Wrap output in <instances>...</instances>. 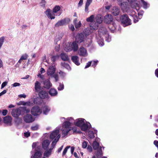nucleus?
<instances>
[{
  "mask_svg": "<svg viewBox=\"0 0 158 158\" xmlns=\"http://www.w3.org/2000/svg\"><path fill=\"white\" fill-rule=\"evenodd\" d=\"M68 121H65L63 124L62 135L64 137L67 135L68 132L72 129V127H71V124L74 123L77 126L80 127L83 125L85 123V119L82 118H79L75 122L72 117L68 118H67Z\"/></svg>",
  "mask_w": 158,
  "mask_h": 158,
  "instance_id": "obj_1",
  "label": "nucleus"
},
{
  "mask_svg": "<svg viewBox=\"0 0 158 158\" xmlns=\"http://www.w3.org/2000/svg\"><path fill=\"white\" fill-rule=\"evenodd\" d=\"M93 147L94 150H97L95 154L97 158H100L102 156L103 153L102 147L99 146V143L95 141L93 143Z\"/></svg>",
  "mask_w": 158,
  "mask_h": 158,
  "instance_id": "obj_2",
  "label": "nucleus"
},
{
  "mask_svg": "<svg viewBox=\"0 0 158 158\" xmlns=\"http://www.w3.org/2000/svg\"><path fill=\"white\" fill-rule=\"evenodd\" d=\"M120 19L124 27L131 24V20L129 18L127 15L125 14L121 15Z\"/></svg>",
  "mask_w": 158,
  "mask_h": 158,
  "instance_id": "obj_3",
  "label": "nucleus"
},
{
  "mask_svg": "<svg viewBox=\"0 0 158 158\" xmlns=\"http://www.w3.org/2000/svg\"><path fill=\"white\" fill-rule=\"evenodd\" d=\"M78 45L76 41H74L72 43H70L69 46H67L64 48L66 52H69L73 50L74 52H76L78 49Z\"/></svg>",
  "mask_w": 158,
  "mask_h": 158,
  "instance_id": "obj_4",
  "label": "nucleus"
},
{
  "mask_svg": "<svg viewBox=\"0 0 158 158\" xmlns=\"http://www.w3.org/2000/svg\"><path fill=\"white\" fill-rule=\"evenodd\" d=\"M31 113L34 116H37L40 114L42 113L40 107L38 106H34L31 110Z\"/></svg>",
  "mask_w": 158,
  "mask_h": 158,
  "instance_id": "obj_5",
  "label": "nucleus"
},
{
  "mask_svg": "<svg viewBox=\"0 0 158 158\" xmlns=\"http://www.w3.org/2000/svg\"><path fill=\"white\" fill-rule=\"evenodd\" d=\"M60 137V135L59 134V130L56 129L53 131L50 135V139H56L57 137Z\"/></svg>",
  "mask_w": 158,
  "mask_h": 158,
  "instance_id": "obj_6",
  "label": "nucleus"
},
{
  "mask_svg": "<svg viewBox=\"0 0 158 158\" xmlns=\"http://www.w3.org/2000/svg\"><path fill=\"white\" fill-rule=\"evenodd\" d=\"M78 54L80 56L84 57L88 55L86 50L83 47H81L79 49Z\"/></svg>",
  "mask_w": 158,
  "mask_h": 158,
  "instance_id": "obj_7",
  "label": "nucleus"
},
{
  "mask_svg": "<svg viewBox=\"0 0 158 158\" xmlns=\"http://www.w3.org/2000/svg\"><path fill=\"white\" fill-rule=\"evenodd\" d=\"M84 39V35L81 33L77 34L75 37V41L78 43L82 42Z\"/></svg>",
  "mask_w": 158,
  "mask_h": 158,
  "instance_id": "obj_8",
  "label": "nucleus"
},
{
  "mask_svg": "<svg viewBox=\"0 0 158 158\" xmlns=\"http://www.w3.org/2000/svg\"><path fill=\"white\" fill-rule=\"evenodd\" d=\"M24 121L26 123H30L34 121L32 116L30 114H27L23 117Z\"/></svg>",
  "mask_w": 158,
  "mask_h": 158,
  "instance_id": "obj_9",
  "label": "nucleus"
},
{
  "mask_svg": "<svg viewBox=\"0 0 158 158\" xmlns=\"http://www.w3.org/2000/svg\"><path fill=\"white\" fill-rule=\"evenodd\" d=\"M39 95L40 98L43 99L48 98L49 97L48 93L44 90L40 91L39 93Z\"/></svg>",
  "mask_w": 158,
  "mask_h": 158,
  "instance_id": "obj_10",
  "label": "nucleus"
},
{
  "mask_svg": "<svg viewBox=\"0 0 158 158\" xmlns=\"http://www.w3.org/2000/svg\"><path fill=\"white\" fill-rule=\"evenodd\" d=\"M104 21L108 24L112 22L113 21V18L111 15L108 14L105 15L104 19Z\"/></svg>",
  "mask_w": 158,
  "mask_h": 158,
  "instance_id": "obj_11",
  "label": "nucleus"
},
{
  "mask_svg": "<svg viewBox=\"0 0 158 158\" xmlns=\"http://www.w3.org/2000/svg\"><path fill=\"white\" fill-rule=\"evenodd\" d=\"M21 110L19 109H14L11 112V114L15 118H18L20 115Z\"/></svg>",
  "mask_w": 158,
  "mask_h": 158,
  "instance_id": "obj_12",
  "label": "nucleus"
},
{
  "mask_svg": "<svg viewBox=\"0 0 158 158\" xmlns=\"http://www.w3.org/2000/svg\"><path fill=\"white\" fill-rule=\"evenodd\" d=\"M41 85V83L38 81H36L35 83V92H39L42 89Z\"/></svg>",
  "mask_w": 158,
  "mask_h": 158,
  "instance_id": "obj_13",
  "label": "nucleus"
},
{
  "mask_svg": "<svg viewBox=\"0 0 158 158\" xmlns=\"http://www.w3.org/2000/svg\"><path fill=\"white\" fill-rule=\"evenodd\" d=\"M120 12L119 8L117 6H114L112 10V14L115 16L118 15Z\"/></svg>",
  "mask_w": 158,
  "mask_h": 158,
  "instance_id": "obj_14",
  "label": "nucleus"
},
{
  "mask_svg": "<svg viewBox=\"0 0 158 158\" xmlns=\"http://www.w3.org/2000/svg\"><path fill=\"white\" fill-rule=\"evenodd\" d=\"M51 12L50 9H48L45 11V13L48 18H50L51 19H54L55 18V15L53 13L52 14Z\"/></svg>",
  "mask_w": 158,
  "mask_h": 158,
  "instance_id": "obj_15",
  "label": "nucleus"
},
{
  "mask_svg": "<svg viewBox=\"0 0 158 158\" xmlns=\"http://www.w3.org/2000/svg\"><path fill=\"white\" fill-rule=\"evenodd\" d=\"M91 127V125L89 123H86L85 122L82 126H81V129L84 131H85L89 129Z\"/></svg>",
  "mask_w": 158,
  "mask_h": 158,
  "instance_id": "obj_16",
  "label": "nucleus"
},
{
  "mask_svg": "<svg viewBox=\"0 0 158 158\" xmlns=\"http://www.w3.org/2000/svg\"><path fill=\"white\" fill-rule=\"evenodd\" d=\"M50 143V142L48 139L44 140L42 143V148L44 149H48Z\"/></svg>",
  "mask_w": 158,
  "mask_h": 158,
  "instance_id": "obj_17",
  "label": "nucleus"
},
{
  "mask_svg": "<svg viewBox=\"0 0 158 158\" xmlns=\"http://www.w3.org/2000/svg\"><path fill=\"white\" fill-rule=\"evenodd\" d=\"M131 4L132 7L133 8L135 9L138 12V10L139 9V4L137 3V1L135 0L132 1L131 3Z\"/></svg>",
  "mask_w": 158,
  "mask_h": 158,
  "instance_id": "obj_18",
  "label": "nucleus"
},
{
  "mask_svg": "<svg viewBox=\"0 0 158 158\" xmlns=\"http://www.w3.org/2000/svg\"><path fill=\"white\" fill-rule=\"evenodd\" d=\"M44 87L46 89H49L52 86L49 80L48 79L45 80L44 82Z\"/></svg>",
  "mask_w": 158,
  "mask_h": 158,
  "instance_id": "obj_19",
  "label": "nucleus"
},
{
  "mask_svg": "<svg viewBox=\"0 0 158 158\" xmlns=\"http://www.w3.org/2000/svg\"><path fill=\"white\" fill-rule=\"evenodd\" d=\"M12 121L11 117L8 116L4 117L3 121L4 123L9 125H10Z\"/></svg>",
  "mask_w": 158,
  "mask_h": 158,
  "instance_id": "obj_20",
  "label": "nucleus"
},
{
  "mask_svg": "<svg viewBox=\"0 0 158 158\" xmlns=\"http://www.w3.org/2000/svg\"><path fill=\"white\" fill-rule=\"evenodd\" d=\"M66 23V19H64L58 21L55 24V26L56 27L63 26Z\"/></svg>",
  "mask_w": 158,
  "mask_h": 158,
  "instance_id": "obj_21",
  "label": "nucleus"
},
{
  "mask_svg": "<svg viewBox=\"0 0 158 158\" xmlns=\"http://www.w3.org/2000/svg\"><path fill=\"white\" fill-rule=\"evenodd\" d=\"M71 60L77 65L80 64L79 62V58L77 56H72Z\"/></svg>",
  "mask_w": 158,
  "mask_h": 158,
  "instance_id": "obj_22",
  "label": "nucleus"
},
{
  "mask_svg": "<svg viewBox=\"0 0 158 158\" xmlns=\"http://www.w3.org/2000/svg\"><path fill=\"white\" fill-rule=\"evenodd\" d=\"M55 71V69L52 66L49 67L47 71L48 75H51L54 73Z\"/></svg>",
  "mask_w": 158,
  "mask_h": 158,
  "instance_id": "obj_23",
  "label": "nucleus"
},
{
  "mask_svg": "<svg viewBox=\"0 0 158 158\" xmlns=\"http://www.w3.org/2000/svg\"><path fill=\"white\" fill-rule=\"evenodd\" d=\"M90 27L92 29L96 30L98 28V24L96 22L94 21L92 23H90Z\"/></svg>",
  "mask_w": 158,
  "mask_h": 158,
  "instance_id": "obj_24",
  "label": "nucleus"
},
{
  "mask_svg": "<svg viewBox=\"0 0 158 158\" xmlns=\"http://www.w3.org/2000/svg\"><path fill=\"white\" fill-rule=\"evenodd\" d=\"M45 150V151L44 152V156L48 157L51 155L52 149L50 148Z\"/></svg>",
  "mask_w": 158,
  "mask_h": 158,
  "instance_id": "obj_25",
  "label": "nucleus"
},
{
  "mask_svg": "<svg viewBox=\"0 0 158 158\" xmlns=\"http://www.w3.org/2000/svg\"><path fill=\"white\" fill-rule=\"evenodd\" d=\"M42 110L43 111V114L45 115H46L50 110V108L48 106H45L43 107Z\"/></svg>",
  "mask_w": 158,
  "mask_h": 158,
  "instance_id": "obj_26",
  "label": "nucleus"
},
{
  "mask_svg": "<svg viewBox=\"0 0 158 158\" xmlns=\"http://www.w3.org/2000/svg\"><path fill=\"white\" fill-rule=\"evenodd\" d=\"M60 56L62 60L64 61H68L69 60L68 55L64 53H61Z\"/></svg>",
  "mask_w": 158,
  "mask_h": 158,
  "instance_id": "obj_27",
  "label": "nucleus"
},
{
  "mask_svg": "<svg viewBox=\"0 0 158 158\" xmlns=\"http://www.w3.org/2000/svg\"><path fill=\"white\" fill-rule=\"evenodd\" d=\"M49 94L52 96H55L57 94V92L55 89L51 88L49 91Z\"/></svg>",
  "mask_w": 158,
  "mask_h": 158,
  "instance_id": "obj_28",
  "label": "nucleus"
},
{
  "mask_svg": "<svg viewBox=\"0 0 158 158\" xmlns=\"http://www.w3.org/2000/svg\"><path fill=\"white\" fill-rule=\"evenodd\" d=\"M92 0H87L85 7V12L88 11V7L92 2Z\"/></svg>",
  "mask_w": 158,
  "mask_h": 158,
  "instance_id": "obj_29",
  "label": "nucleus"
},
{
  "mask_svg": "<svg viewBox=\"0 0 158 158\" xmlns=\"http://www.w3.org/2000/svg\"><path fill=\"white\" fill-rule=\"evenodd\" d=\"M60 137H58L56 139H54V140L52 142V143L51 147L50 148L52 149H53L54 148L57 142L58 141Z\"/></svg>",
  "mask_w": 158,
  "mask_h": 158,
  "instance_id": "obj_30",
  "label": "nucleus"
},
{
  "mask_svg": "<svg viewBox=\"0 0 158 158\" xmlns=\"http://www.w3.org/2000/svg\"><path fill=\"white\" fill-rule=\"evenodd\" d=\"M131 13L132 15L130 14V15H132L134 19V22L135 23L137 22L138 21V19L137 16L135 15V14H136L135 12L134 11H132Z\"/></svg>",
  "mask_w": 158,
  "mask_h": 158,
  "instance_id": "obj_31",
  "label": "nucleus"
},
{
  "mask_svg": "<svg viewBox=\"0 0 158 158\" xmlns=\"http://www.w3.org/2000/svg\"><path fill=\"white\" fill-rule=\"evenodd\" d=\"M41 153L40 151H37L35 153L33 158H41Z\"/></svg>",
  "mask_w": 158,
  "mask_h": 158,
  "instance_id": "obj_32",
  "label": "nucleus"
},
{
  "mask_svg": "<svg viewBox=\"0 0 158 158\" xmlns=\"http://www.w3.org/2000/svg\"><path fill=\"white\" fill-rule=\"evenodd\" d=\"M126 3V2H123L120 3H118V4L120 6L122 10H125L127 8Z\"/></svg>",
  "mask_w": 158,
  "mask_h": 158,
  "instance_id": "obj_33",
  "label": "nucleus"
},
{
  "mask_svg": "<svg viewBox=\"0 0 158 158\" xmlns=\"http://www.w3.org/2000/svg\"><path fill=\"white\" fill-rule=\"evenodd\" d=\"M62 66L69 70H71V68L69 64L67 63H65V62L62 63H61Z\"/></svg>",
  "mask_w": 158,
  "mask_h": 158,
  "instance_id": "obj_34",
  "label": "nucleus"
},
{
  "mask_svg": "<svg viewBox=\"0 0 158 158\" xmlns=\"http://www.w3.org/2000/svg\"><path fill=\"white\" fill-rule=\"evenodd\" d=\"M94 18V15H92L89 17L88 18L86 19V21L87 22H90L91 23L93 22V21Z\"/></svg>",
  "mask_w": 158,
  "mask_h": 158,
  "instance_id": "obj_35",
  "label": "nucleus"
},
{
  "mask_svg": "<svg viewBox=\"0 0 158 158\" xmlns=\"http://www.w3.org/2000/svg\"><path fill=\"white\" fill-rule=\"evenodd\" d=\"M37 99L36 98H34L33 100V102H26V105L28 106H32L33 104H35V101Z\"/></svg>",
  "mask_w": 158,
  "mask_h": 158,
  "instance_id": "obj_36",
  "label": "nucleus"
},
{
  "mask_svg": "<svg viewBox=\"0 0 158 158\" xmlns=\"http://www.w3.org/2000/svg\"><path fill=\"white\" fill-rule=\"evenodd\" d=\"M5 40V37L2 36L0 38V49L1 48Z\"/></svg>",
  "mask_w": 158,
  "mask_h": 158,
  "instance_id": "obj_37",
  "label": "nucleus"
},
{
  "mask_svg": "<svg viewBox=\"0 0 158 158\" xmlns=\"http://www.w3.org/2000/svg\"><path fill=\"white\" fill-rule=\"evenodd\" d=\"M60 7L59 6H56L53 8V12L54 13H56L60 10Z\"/></svg>",
  "mask_w": 158,
  "mask_h": 158,
  "instance_id": "obj_38",
  "label": "nucleus"
},
{
  "mask_svg": "<svg viewBox=\"0 0 158 158\" xmlns=\"http://www.w3.org/2000/svg\"><path fill=\"white\" fill-rule=\"evenodd\" d=\"M140 3L143 6L144 8L146 9L147 7V3L143 0H140Z\"/></svg>",
  "mask_w": 158,
  "mask_h": 158,
  "instance_id": "obj_39",
  "label": "nucleus"
},
{
  "mask_svg": "<svg viewBox=\"0 0 158 158\" xmlns=\"http://www.w3.org/2000/svg\"><path fill=\"white\" fill-rule=\"evenodd\" d=\"M88 135L90 138L91 139H93L94 137V132L92 131H89L88 132Z\"/></svg>",
  "mask_w": 158,
  "mask_h": 158,
  "instance_id": "obj_40",
  "label": "nucleus"
},
{
  "mask_svg": "<svg viewBox=\"0 0 158 158\" xmlns=\"http://www.w3.org/2000/svg\"><path fill=\"white\" fill-rule=\"evenodd\" d=\"M16 118V119L15 120L16 123H17L18 124H19L22 123V120L21 118H19V117Z\"/></svg>",
  "mask_w": 158,
  "mask_h": 158,
  "instance_id": "obj_41",
  "label": "nucleus"
},
{
  "mask_svg": "<svg viewBox=\"0 0 158 158\" xmlns=\"http://www.w3.org/2000/svg\"><path fill=\"white\" fill-rule=\"evenodd\" d=\"M98 42L100 46H102L104 45V40L103 39H101L98 41Z\"/></svg>",
  "mask_w": 158,
  "mask_h": 158,
  "instance_id": "obj_42",
  "label": "nucleus"
},
{
  "mask_svg": "<svg viewBox=\"0 0 158 158\" xmlns=\"http://www.w3.org/2000/svg\"><path fill=\"white\" fill-rule=\"evenodd\" d=\"M96 23L98 24L101 23L102 21V18L101 17H98L96 19Z\"/></svg>",
  "mask_w": 158,
  "mask_h": 158,
  "instance_id": "obj_43",
  "label": "nucleus"
},
{
  "mask_svg": "<svg viewBox=\"0 0 158 158\" xmlns=\"http://www.w3.org/2000/svg\"><path fill=\"white\" fill-rule=\"evenodd\" d=\"M70 146H67L64 148L62 153L63 156H64L65 155L66 153L68 151V149L69 148H70Z\"/></svg>",
  "mask_w": 158,
  "mask_h": 158,
  "instance_id": "obj_44",
  "label": "nucleus"
},
{
  "mask_svg": "<svg viewBox=\"0 0 158 158\" xmlns=\"http://www.w3.org/2000/svg\"><path fill=\"white\" fill-rule=\"evenodd\" d=\"M28 56V55L26 53H25L21 56L20 58L21 59H22L23 60H26Z\"/></svg>",
  "mask_w": 158,
  "mask_h": 158,
  "instance_id": "obj_45",
  "label": "nucleus"
},
{
  "mask_svg": "<svg viewBox=\"0 0 158 158\" xmlns=\"http://www.w3.org/2000/svg\"><path fill=\"white\" fill-rule=\"evenodd\" d=\"M39 128V125H36L34 126H32L31 127V130L32 131H36Z\"/></svg>",
  "mask_w": 158,
  "mask_h": 158,
  "instance_id": "obj_46",
  "label": "nucleus"
},
{
  "mask_svg": "<svg viewBox=\"0 0 158 158\" xmlns=\"http://www.w3.org/2000/svg\"><path fill=\"white\" fill-rule=\"evenodd\" d=\"M59 90H61L64 89V86L63 84L60 83L59 86L57 88Z\"/></svg>",
  "mask_w": 158,
  "mask_h": 158,
  "instance_id": "obj_47",
  "label": "nucleus"
},
{
  "mask_svg": "<svg viewBox=\"0 0 158 158\" xmlns=\"http://www.w3.org/2000/svg\"><path fill=\"white\" fill-rule=\"evenodd\" d=\"M75 25L76 28H78L81 26V21H79L78 23H77Z\"/></svg>",
  "mask_w": 158,
  "mask_h": 158,
  "instance_id": "obj_48",
  "label": "nucleus"
},
{
  "mask_svg": "<svg viewBox=\"0 0 158 158\" xmlns=\"http://www.w3.org/2000/svg\"><path fill=\"white\" fill-rule=\"evenodd\" d=\"M23 110L26 113H28L30 112V110L29 109L27 108L26 107H23Z\"/></svg>",
  "mask_w": 158,
  "mask_h": 158,
  "instance_id": "obj_49",
  "label": "nucleus"
},
{
  "mask_svg": "<svg viewBox=\"0 0 158 158\" xmlns=\"http://www.w3.org/2000/svg\"><path fill=\"white\" fill-rule=\"evenodd\" d=\"M59 73L60 76L62 77H64L66 76V73H65L61 71H60L59 72Z\"/></svg>",
  "mask_w": 158,
  "mask_h": 158,
  "instance_id": "obj_50",
  "label": "nucleus"
},
{
  "mask_svg": "<svg viewBox=\"0 0 158 158\" xmlns=\"http://www.w3.org/2000/svg\"><path fill=\"white\" fill-rule=\"evenodd\" d=\"M87 142L85 141L83 142L82 144V148H86L87 146Z\"/></svg>",
  "mask_w": 158,
  "mask_h": 158,
  "instance_id": "obj_51",
  "label": "nucleus"
},
{
  "mask_svg": "<svg viewBox=\"0 0 158 158\" xmlns=\"http://www.w3.org/2000/svg\"><path fill=\"white\" fill-rule=\"evenodd\" d=\"M45 5V0H41L40 2V5L41 6L44 7Z\"/></svg>",
  "mask_w": 158,
  "mask_h": 158,
  "instance_id": "obj_52",
  "label": "nucleus"
},
{
  "mask_svg": "<svg viewBox=\"0 0 158 158\" xmlns=\"http://www.w3.org/2000/svg\"><path fill=\"white\" fill-rule=\"evenodd\" d=\"M106 36H108V38H107V37H106V40L108 42H110L111 40V38L110 37H109L108 34H106Z\"/></svg>",
  "mask_w": 158,
  "mask_h": 158,
  "instance_id": "obj_53",
  "label": "nucleus"
},
{
  "mask_svg": "<svg viewBox=\"0 0 158 158\" xmlns=\"http://www.w3.org/2000/svg\"><path fill=\"white\" fill-rule=\"evenodd\" d=\"M8 82L7 81H5L2 83L1 85V89H2L5 86L7 85V84Z\"/></svg>",
  "mask_w": 158,
  "mask_h": 158,
  "instance_id": "obj_54",
  "label": "nucleus"
},
{
  "mask_svg": "<svg viewBox=\"0 0 158 158\" xmlns=\"http://www.w3.org/2000/svg\"><path fill=\"white\" fill-rule=\"evenodd\" d=\"M20 85V84L19 83L17 82H15L11 85L14 87L19 86Z\"/></svg>",
  "mask_w": 158,
  "mask_h": 158,
  "instance_id": "obj_55",
  "label": "nucleus"
},
{
  "mask_svg": "<svg viewBox=\"0 0 158 158\" xmlns=\"http://www.w3.org/2000/svg\"><path fill=\"white\" fill-rule=\"evenodd\" d=\"M53 77L55 79V81L57 82L59 80V77L58 75L57 74H54L53 76Z\"/></svg>",
  "mask_w": 158,
  "mask_h": 158,
  "instance_id": "obj_56",
  "label": "nucleus"
},
{
  "mask_svg": "<svg viewBox=\"0 0 158 158\" xmlns=\"http://www.w3.org/2000/svg\"><path fill=\"white\" fill-rule=\"evenodd\" d=\"M98 62V60H97V61H92V62H91L92 66L94 67H95L96 65Z\"/></svg>",
  "mask_w": 158,
  "mask_h": 158,
  "instance_id": "obj_57",
  "label": "nucleus"
},
{
  "mask_svg": "<svg viewBox=\"0 0 158 158\" xmlns=\"http://www.w3.org/2000/svg\"><path fill=\"white\" fill-rule=\"evenodd\" d=\"M30 134L29 132H27L24 133V135L26 137H28L30 136Z\"/></svg>",
  "mask_w": 158,
  "mask_h": 158,
  "instance_id": "obj_58",
  "label": "nucleus"
},
{
  "mask_svg": "<svg viewBox=\"0 0 158 158\" xmlns=\"http://www.w3.org/2000/svg\"><path fill=\"white\" fill-rule=\"evenodd\" d=\"M58 58V57L56 56H52L51 58V60L53 62H54L56 61V59Z\"/></svg>",
  "mask_w": 158,
  "mask_h": 158,
  "instance_id": "obj_59",
  "label": "nucleus"
},
{
  "mask_svg": "<svg viewBox=\"0 0 158 158\" xmlns=\"http://www.w3.org/2000/svg\"><path fill=\"white\" fill-rule=\"evenodd\" d=\"M92 61H89L87 63L86 65H85V68H87L89 67L91 64Z\"/></svg>",
  "mask_w": 158,
  "mask_h": 158,
  "instance_id": "obj_60",
  "label": "nucleus"
},
{
  "mask_svg": "<svg viewBox=\"0 0 158 158\" xmlns=\"http://www.w3.org/2000/svg\"><path fill=\"white\" fill-rule=\"evenodd\" d=\"M87 150L89 152H91L92 151V148L91 146H88L87 148Z\"/></svg>",
  "mask_w": 158,
  "mask_h": 158,
  "instance_id": "obj_61",
  "label": "nucleus"
},
{
  "mask_svg": "<svg viewBox=\"0 0 158 158\" xmlns=\"http://www.w3.org/2000/svg\"><path fill=\"white\" fill-rule=\"evenodd\" d=\"M69 29L72 31H73L74 30H75V28H74V26H73V25H70V26H69Z\"/></svg>",
  "mask_w": 158,
  "mask_h": 158,
  "instance_id": "obj_62",
  "label": "nucleus"
},
{
  "mask_svg": "<svg viewBox=\"0 0 158 158\" xmlns=\"http://www.w3.org/2000/svg\"><path fill=\"white\" fill-rule=\"evenodd\" d=\"M7 112V110H3L2 112V114H3V116H5Z\"/></svg>",
  "mask_w": 158,
  "mask_h": 158,
  "instance_id": "obj_63",
  "label": "nucleus"
},
{
  "mask_svg": "<svg viewBox=\"0 0 158 158\" xmlns=\"http://www.w3.org/2000/svg\"><path fill=\"white\" fill-rule=\"evenodd\" d=\"M154 144L157 147H158V141L155 140L154 141Z\"/></svg>",
  "mask_w": 158,
  "mask_h": 158,
  "instance_id": "obj_64",
  "label": "nucleus"
}]
</instances>
